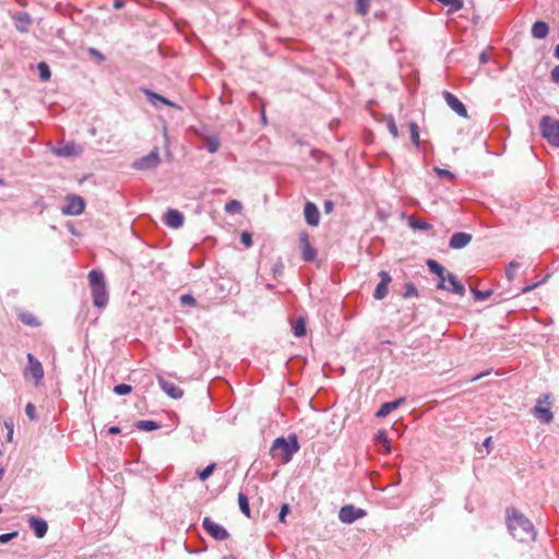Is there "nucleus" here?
Wrapping results in <instances>:
<instances>
[{"instance_id":"f257e3e1","label":"nucleus","mask_w":559,"mask_h":559,"mask_svg":"<svg viewBox=\"0 0 559 559\" xmlns=\"http://www.w3.org/2000/svg\"><path fill=\"white\" fill-rule=\"evenodd\" d=\"M507 524L510 534L519 542L534 540L536 532L532 522L519 510L507 509Z\"/></svg>"},{"instance_id":"f03ea898","label":"nucleus","mask_w":559,"mask_h":559,"mask_svg":"<svg viewBox=\"0 0 559 559\" xmlns=\"http://www.w3.org/2000/svg\"><path fill=\"white\" fill-rule=\"evenodd\" d=\"M300 449L296 435H289L287 438L280 437L273 441L270 453L273 459L278 460L282 464L292 461L295 453Z\"/></svg>"},{"instance_id":"7ed1b4c3","label":"nucleus","mask_w":559,"mask_h":559,"mask_svg":"<svg viewBox=\"0 0 559 559\" xmlns=\"http://www.w3.org/2000/svg\"><path fill=\"white\" fill-rule=\"evenodd\" d=\"M88 281L93 305L97 308H105L108 304V290L103 272L98 270L90 271Z\"/></svg>"},{"instance_id":"20e7f679","label":"nucleus","mask_w":559,"mask_h":559,"mask_svg":"<svg viewBox=\"0 0 559 559\" xmlns=\"http://www.w3.org/2000/svg\"><path fill=\"white\" fill-rule=\"evenodd\" d=\"M542 135L555 147H559V121L545 116L540 120Z\"/></svg>"},{"instance_id":"39448f33","label":"nucleus","mask_w":559,"mask_h":559,"mask_svg":"<svg viewBox=\"0 0 559 559\" xmlns=\"http://www.w3.org/2000/svg\"><path fill=\"white\" fill-rule=\"evenodd\" d=\"M367 512L364 509L356 508L353 504H346L338 511V519L342 523L352 524L356 520L366 516Z\"/></svg>"},{"instance_id":"423d86ee","label":"nucleus","mask_w":559,"mask_h":559,"mask_svg":"<svg viewBox=\"0 0 559 559\" xmlns=\"http://www.w3.org/2000/svg\"><path fill=\"white\" fill-rule=\"evenodd\" d=\"M202 526L216 540H225L229 537L227 530L210 518L203 519Z\"/></svg>"},{"instance_id":"0eeeda50","label":"nucleus","mask_w":559,"mask_h":559,"mask_svg":"<svg viewBox=\"0 0 559 559\" xmlns=\"http://www.w3.org/2000/svg\"><path fill=\"white\" fill-rule=\"evenodd\" d=\"M159 162V154L157 150H154L150 154L134 160L132 166L138 170H150L156 168Z\"/></svg>"},{"instance_id":"6e6552de","label":"nucleus","mask_w":559,"mask_h":559,"mask_svg":"<svg viewBox=\"0 0 559 559\" xmlns=\"http://www.w3.org/2000/svg\"><path fill=\"white\" fill-rule=\"evenodd\" d=\"M85 202L82 197L69 195L67 198V204L62 207V213L66 215H80L84 212Z\"/></svg>"},{"instance_id":"1a4fd4ad","label":"nucleus","mask_w":559,"mask_h":559,"mask_svg":"<svg viewBox=\"0 0 559 559\" xmlns=\"http://www.w3.org/2000/svg\"><path fill=\"white\" fill-rule=\"evenodd\" d=\"M443 98L447 105L459 116L462 118H467V109L465 105L452 93L444 91Z\"/></svg>"},{"instance_id":"9d476101","label":"nucleus","mask_w":559,"mask_h":559,"mask_svg":"<svg viewBox=\"0 0 559 559\" xmlns=\"http://www.w3.org/2000/svg\"><path fill=\"white\" fill-rule=\"evenodd\" d=\"M299 241L302 259L307 262L313 261L317 258V250L310 245L308 233L301 231Z\"/></svg>"},{"instance_id":"9b49d317","label":"nucleus","mask_w":559,"mask_h":559,"mask_svg":"<svg viewBox=\"0 0 559 559\" xmlns=\"http://www.w3.org/2000/svg\"><path fill=\"white\" fill-rule=\"evenodd\" d=\"M26 371L33 376L36 384H38L44 378V368L41 362L31 353L27 354Z\"/></svg>"},{"instance_id":"f8f14e48","label":"nucleus","mask_w":559,"mask_h":559,"mask_svg":"<svg viewBox=\"0 0 559 559\" xmlns=\"http://www.w3.org/2000/svg\"><path fill=\"white\" fill-rule=\"evenodd\" d=\"M56 156L60 157H72L79 156L83 153V147L74 142L66 143L52 150Z\"/></svg>"},{"instance_id":"ddd939ff","label":"nucleus","mask_w":559,"mask_h":559,"mask_svg":"<svg viewBox=\"0 0 559 559\" xmlns=\"http://www.w3.org/2000/svg\"><path fill=\"white\" fill-rule=\"evenodd\" d=\"M426 264H427L428 270L432 274L437 275V277L439 280L437 288L438 289L447 288V284H445L447 271H445V269L439 262H437L436 260H432V259H428L426 261Z\"/></svg>"},{"instance_id":"4468645a","label":"nucleus","mask_w":559,"mask_h":559,"mask_svg":"<svg viewBox=\"0 0 559 559\" xmlns=\"http://www.w3.org/2000/svg\"><path fill=\"white\" fill-rule=\"evenodd\" d=\"M380 283L377 285L373 297L377 300L383 299L388 295V286L392 281L391 275L386 271L379 272Z\"/></svg>"},{"instance_id":"2eb2a0df","label":"nucleus","mask_w":559,"mask_h":559,"mask_svg":"<svg viewBox=\"0 0 559 559\" xmlns=\"http://www.w3.org/2000/svg\"><path fill=\"white\" fill-rule=\"evenodd\" d=\"M305 219L310 226H318L320 223V213L317 205L310 201H307L304 207Z\"/></svg>"},{"instance_id":"dca6fc26","label":"nucleus","mask_w":559,"mask_h":559,"mask_svg":"<svg viewBox=\"0 0 559 559\" xmlns=\"http://www.w3.org/2000/svg\"><path fill=\"white\" fill-rule=\"evenodd\" d=\"M445 284H447V288H442L443 290L453 293L459 296L465 295L464 285L459 281L456 275H454L453 273H447Z\"/></svg>"},{"instance_id":"f3484780","label":"nucleus","mask_w":559,"mask_h":559,"mask_svg":"<svg viewBox=\"0 0 559 559\" xmlns=\"http://www.w3.org/2000/svg\"><path fill=\"white\" fill-rule=\"evenodd\" d=\"M160 389L171 399H180L183 395V391L175 383L165 380L163 377H157Z\"/></svg>"},{"instance_id":"a211bd4d","label":"nucleus","mask_w":559,"mask_h":559,"mask_svg":"<svg viewBox=\"0 0 559 559\" xmlns=\"http://www.w3.org/2000/svg\"><path fill=\"white\" fill-rule=\"evenodd\" d=\"M472 235L463 231H459L452 235L449 241V247L451 249H463L472 241Z\"/></svg>"},{"instance_id":"6ab92c4d","label":"nucleus","mask_w":559,"mask_h":559,"mask_svg":"<svg viewBox=\"0 0 559 559\" xmlns=\"http://www.w3.org/2000/svg\"><path fill=\"white\" fill-rule=\"evenodd\" d=\"M28 524L37 538H43L47 534L48 524L44 519L38 516H31Z\"/></svg>"},{"instance_id":"aec40b11","label":"nucleus","mask_w":559,"mask_h":559,"mask_svg":"<svg viewBox=\"0 0 559 559\" xmlns=\"http://www.w3.org/2000/svg\"><path fill=\"white\" fill-rule=\"evenodd\" d=\"M533 415L542 423L549 424L554 419V414L548 406H544L543 402L538 400L533 409Z\"/></svg>"},{"instance_id":"412c9836","label":"nucleus","mask_w":559,"mask_h":559,"mask_svg":"<svg viewBox=\"0 0 559 559\" xmlns=\"http://www.w3.org/2000/svg\"><path fill=\"white\" fill-rule=\"evenodd\" d=\"M165 223L173 228H179L183 225V215L177 210L169 209L165 214Z\"/></svg>"},{"instance_id":"4be33fe9","label":"nucleus","mask_w":559,"mask_h":559,"mask_svg":"<svg viewBox=\"0 0 559 559\" xmlns=\"http://www.w3.org/2000/svg\"><path fill=\"white\" fill-rule=\"evenodd\" d=\"M405 402L404 397H400L392 402H385L383 403L378 412L376 413V416L379 418L388 416L391 412L396 409L400 405H402Z\"/></svg>"},{"instance_id":"5701e85b","label":"nucleus","mask_w":559,"mask_h":559,"mask_svg":"<svg viewBox=\"0 0 559 559\" xmlns=\"http://www.w3.org/2000/svg\"><path fill=\"white\" fill-rule=\"evenodd\" d=\"M144 93H145V95H146V97H147L148 102H150L153 106H155V107H157V108H158L160 105H167V106H173V107H175V106H176L173 102H170V100H169V99H167L166 97H164V96H162V95H159V94H157V93H154V92H152V91H150V90H145V91H144Z\"/></svg>"},{"instance_id":"b1692460","label":"nucleus","mask_w":559,"mask_h":559,"mask_svg":"<svg viewBox=\"0 0 559 559\" xmlns=\"http://www.w3.org/2000/svg\"><path fill=\"white\" fill-rule=\"evenodd\" d=\"M549 33V26L544 21H536L532 26V36L537 39H544Z\"/></svg>"},{"instance_id":"393cba45","label":"nucleus","mask_w":559,"mask_h":559,"mask_svg":"<svg viewBox=\"0 0 559 559\" xmlns=\"http://www.w3.org/2000/svg\"><path fill=\"white\" fill-rule=\"evenodd\" d=\"M15 27L17 31L25 33L28 31V25L31 24V17L27 13H17L15 16Z\"/></svg>"},{"instance_id":"a878e982","label":"nucleus","mask_w":559,"mask_h":559,"mask_svg":"<svg viewBox=\"0 0 559 559\" xmlns=\"http://www.w3.org/2000/svg\"><path fill=\"white\" fill-rule=\"evenodd\" d=\"M408 225L413 228V229H418V230H423V231H429L432 229V225L420 219V218H416L414 216H411L408 218Z\"/></svg>"},{"instance_id":"bb28decb","label":"nucleus","mask_w":559,"mask_h":559,"mask_svg":"<svg viewBox=\"0 0 559 559\" xmlns=\"http://www.w3.org/2000/svg\"><path fill=\"white\" fill-rule=\"evenodd\" d=\"M238 506L240 511L247 516H251L250 506H249V499L246 493L239 492L238 493Z\"/></svg>"},{"instance_id":"cd10ccee","label":"nucleus","mask_w":559,"mask_h":559,"mask_svg":"<svg viewBox=\"0 0 559 559\" xmlns=\"http://www.w3.org/2000/svg\"><path fill=\"white\" fill-rule=\"evenodd\" d=\"M306 320L299 317L293 324V333L296 337H302L306 335Z\"/></svg>"},{"instance_id":"c85d7f7f","label":"nucleus","mask_w":559,"mask_h":559,"mask_svg":"<svg viewBox=\"0 0 559 559\" xmlns=\"http://www.w3.org/2000/svg\"><path fill=\"white\" fill-rule=\"evenodd\" d=\"M135 427L143 431H153L160 428V424L154 420H139L135 423Z\"/></svg>"},{"instance_id":"c756f323","label":"nucleus","mask_w":559,"mask_h":559,"mask_svg":"<svg viewBox=\"0 0 559 559\" xmlns=\"http://www.w3.org/2000/svg\"><path fill=\"white\" fill-rule=\"evenodd\" d=\"M204 147L207 150L209 153H215L219 148V140L217 136H206L204 139Z\"/></svg>"},{"instance_id":"7c9ffc66","label":"nucleus","mask_w":559,"mask_h":559,"mask_svg":"<svg viewBox=\"0 0 559 559\" xmlns=\"http://www.w3.org/2000/svg\"><path fill=\"white\" fill-rule=\"evenodd\" d=\"M408 127H409V133H411L412 143L416 147H419V145H420V135H419L418 124L416 122H414V121H411L408 123Z\"/></svg>"},{"instance_id":"2f4dec72","label":"nucleus","mask_w":559,"mask_h":559,"mask_svg":"<svg viewBox=\"0 0 559 559\" xmlns=\"http://www.w3.org/2000/svg\"><path fill=\"white\" fill-rule=\"evenodd\" d=\"M19 318L26 325H29V326H38L39 325V321L31 312H22V313H20Z\"/></svg>"},{"instance_id":"473e14b6","label":"nucleus","mask_w":559,"mask_h":559,"mask_svg":"<svg viewBox=\"0 0 559 559\" xmlns=\"http://www.w3.org/2000/svg\"><path fill=\"white\" fill-rule=\"evenodd\" d=\"M384 121L386 123V128H388L389 132L391 133V135L396 139L399 136V129H397V126H396V122H395L393 116L392 115L386 116L384 118Z\"/></svg>"},{"instance_id":"72a5a7b5","label":"nucleus","mask_w":559,"mask_h":559,"mask_svg":"<svg viewBox=\"0 0 559 559\" xmlns=\"http://www.w3.org/2000/svg\"><path fill=\"white\" fill-rule=\"evenodd\" d=\"M39 78L43 81H48L51 76L50 68L46 62H39L37 64Z\"/></svg>"},{"instance_id":"f704fd0d","label":"nucleus","mask_w":559,"mask_h":559,"mask_svg":"<svg viewBox=\"0 0 559 559\" xmlns=\"http://www.w3.org/2000/svg\"><path fill=\"white\" fill-rule=\"evenodd\" d=\"M370 0H355L356 12L366 15L369 11Z\"/></svg>"},{"instance_id":"c9c22d12","label":"nucleus","mask_w":559,"mask_h":559,"mask_svg":"<svg viewBox=\"0 0 559 559\" xmlns=\"http://www.w3.org/2000/svg\"><path fill=\"white\" fill-rule=\"evenodd\" d=\"M520 267V263L516 261H511L506 269V276L509 281H512L515 276L516 271Z\"/></svg>"},{"instance_id":"e433bc0d","label":"nucleus","mask_w":559,"mask_h":559,"mask_svg":"<svg viewBox=\"0 0 559 559\" xmlns=\"http://www.w3.org/2000/svg\"><path fill=\"white\" fill-rule=\"evenodd\" d=\"M444 5L450 7V11L456 12L463 8V0H439Z\"/></svg>"},{"instance_id":"4c0bfd02","label":"nucleus","mask_w":559,"mask_h":559,"mask_svg":"<svg viewBox=\"0 0 559 559\" xmlns=\"http://www.w3.org/2000/svg\"><path fill=\"white\" fill-rule=\"evenodd\" d=\"M242 209V205L237 200H231L225 204V211L227 213H239Z\"/></svg>"},{"instance_id":"58836bf2","label":"nucleus","mask_w":559,"mask_h":559,"mask_svg":"<svg viewBox=\"0 0 559 559\" xmlns=\"http://www.w3.org/2000/svg\"><path fill=\"white\" fill-rule=\"evenodd\" d=\"M472 293L474 295L475 300L484 301L491 296L492 290L491 289H487V290L472 289Z\"/></svg>"},{"instance_id":"ea45409f","label":"nucleus","mask_w":559,"mask_h":559,"mask_svg":"<svg viewBox=\"0 0 559 559\" xmlns=\"http://www.w3.org/2000/svg\"><path fill=\"white\" fill-rule=\"evenodd\" d=\"M114 392L117 395H127L132 392V386L130 384H126V383L117 384L114 388Z\"/></svg>"},{"instance_id":"a19ab883","label":"nucleus","mask_w":559,"mask_h":559,"mask_svg":"<svg viewBox=\"0 0 559 559\" xmlns=\"http://www.w3.org/2000/svg\"><path fill=\"white\" fill-rule=\"evenodd\" d=\"M214 469H215L214 463L207 465L204 469L199 472V478L201 480H206L213 474Z\"/></svg>"},{"instance_id":"79ce46f5","label":"nucleus","mask_w":559,"mask_h":559,"mask_svg":"<svg viewBox=\"0 0 559 559\" xmlns=\"http://www.w3.org/2000/svg\"><path fill=\"white\" fill-rule=\"evenodd\" d=\"M180 304L182 306L193 307V306H195L197 300H195V298L192 295L185 294V295L180 296Z\"/></svg>"},{"instance_id":"37998d69","label":"nucleus","mask_w":559,"mask_h":559,"mask_svg":"<svg viewBox=\"0 0 559 559\" xmlns=\"http://www.w3.org/2000/svg\"><path fill=\"white\" fill-rule=\"evenodd\" d=\"M413 296H418L417 288L415 287V285L413 283H407L405 285V292H404L403 297L404 298H409V297H413Z\"/></svg>"},{"instance_id":"c03bdc74","label":"nucleus","mask_w":559,"mask_h":559,"mask_svg":"<svg viewBox=\"0 0 559 559\" xmlns=\"http://www.w3.org/2000/svg\"><path fill=\"white\" fill-rule=\"evenodd\" d=\"M376 439L385 447L386 452H390L389 439L385 431H378Z\"/></svg>"},{"instance_id":"a18cd8bd","label":"nucleus","mask_w":559,"mask_h":559,"mask_svg":"<svg viewBox=\"0 0 559 559\" xmlns=\"http://www.w3.org/2000/svg\"><path fill=\"white\" fill-rule=\"evenodd\" d=\"M25 414L31 420H35L37 418L36 407L33 403H27L25 406Z\"/></svg>"},{"instance_id":"49530a36","label":"nucleus","mask_w":559,"mask_h":559,"mask_svg":"<svg viewBox=\"0 0 559 559\" xmlns=\"http://www.w3.org/2000/svg\"><path fill=\"white\" fill-rule=\"evenodd\" d=\"M435 171L438 175V177H440V178H449V179H454L455 178L454 174L451 173L448 169L435 167Z\"/></svg>"},{"instance_id":"de8ad7c7","label":"nucleus","mask_w":559,"mask_h":559,"mask_svg":"<svg viewBox=\"0 0 559 559\" xmlns=\"http://www.w3.org/2000/svg\"><path fill=\"white\" fill-rule=\"evenodd\" d=\"M19 535L17 531L4 533L0 535V544H7Z\"/></svg>"},{"instance_id":"09e8293b","label":"nucleus","mask_w":559,"mask_h":559,"mask_svg":"<svg viewBox=\"0 0 559 559\" xmlns=\"http://www.w3.org/2000/svg\"><path fill=\"white\" fill-rule=\"evenodd\" d=\"M240 241L247 247L252 246V235L249 231H242L240 235Z\"/></svg>"},{"instance_id":"8fccbe9b","label":"nucleus","mask_w":559,"mask_h":559,"mask_svg":"<svg viewBox=\"0 0 559 559\" xmlns=\"http://www.w3.org/2000/svg\"><path fill=\"white\" fill-rule=\"evenodd\" d=\"M87 52H88L90 56L96 58L99 62H103L106 59L105 56L99 50H97L96 48L90 47L87 49Z\"/></svg>"},{"instance_id":"3c124183","label":"nucleus","mask_w":559,"mask_h":559,"mask_svg":"<svg viewBox=\"0 0 559 559\" xmlns=\"http://www.w3.org/2000/svg\"><path fill=\"white\" fill-rule=\"evenodd\" d=\"M551 80L555 83H559V66H556L550 73Z\"/></svg>"},{"instance_id":"603ef678","label":"nucleus","mask_w":559,"mask_h":559,"mask_svg":"<svg viewBox=\"0 0 559 559\" xmlns=\"http://www.w3.org/2000/svg\"><path fill=\"white\" fill-rule=\"evenodd\" d=\"M323 209L325 213H331L334 209V203L331 200H325L323 203Z\"/></svg>"},{"instance_id":"864d4df0","label":"nucleus","mask_w":559,"mask_h":559,"mask_svg":"<svg viewBox=\"0 0 559 559\" xmlns=\"http://www.w3.org/2000/svg\"><path fill=\"white\" fill-rule=\"evenodd\" d=\"M287 512H288V506L284 504L282 507L281 511H280V514H278L280 521H284V518H285Z\"/></svg>"},{"instance_id":"5fc2aeb1","label":"nucleus","mask_w":559,"mask_h":559,"mask_svg":"<svg viewBox=\"0 0 559 559\" xmlns=\"http://www.w3.org/2000/svg\"><path fill=\"white\" fill-rule=\"evenodd\" d=\"M124 4H126V3H124V1H123V0H116V1L114 2V9H116V10H120V9H122V8L124 7Z\"/></svg>"},{"instance_id":"6e6d98bb","label":"nucleus","mask_w":559,"mask_h":559,"mask_svg":"<svg viewBox=\"0 0 559 559\" xmlns=\"http://www.w3.org/2000/svg\"><path fill=\"white\" fill-rule=\"evenodd\" d=\"M120 431H121V430H120V428H119V427H117V426H112V427H110V428L108 429V433H109V435H118V433H120Z\"/></svg>"},{"instance_id":"4d7b16f0","label":"nucleus","mask_w":559,"mask_h":559,"mask_svg":"<svg viewBox=\"0 0 559 559\" xmlns=\"http://www.w3.org/2000/svg\"><path fill=\"white\" fill-rule=\"evenodd\" d=\"M488 60H489L488 55H487L486 52H481V53H480V56H479V61H480V63H483V64H484V63H487V62H488Z\"/></svg>"},{"instance_id":"13d9d810","label":"nucleus","mask_w":559,"mask_h":559,"mask_svg":"<svg viewBox=\"0 0 559 559\" xmlns=\"http://www.w3.org/2000/svg\"><path fill=\"white\" fill-rule=\"evenodd\" d=\"M537 286H538V283L533 284V285H528V286L523 287L521 292H522L523 294H525V293L531 292L533 288H535V287H537Z\"/></svg>"},{"instance_id":"bf43d9fd","label":"nucleus","mask_w":559,"mask_h":559,"mask_svg":"<svg viewBox=\"0 0 559 559\" xmlns=\"http://www.w3.org/2000/svg\"><path fill=\"white\" fill-rule=\"evenodd\" d=\"M486 374H489V371L484 372V373H479V374L475 376V377L472 379V381H477V380L481 379V378H483L484 376H486Z\"/></svg>"},{"instance_id":"052dcab7","label":"nucleus","mask_w":559,"mask_h":559,"mask_svg":"<svg viewBox=\"0 0 559 559\" xmlns=\"http://www.w3.org/2000/svg\"><path fill=\"white\" fill-rule=\"evenodd\" d=\"M554 56L559 59V44L556 46Z\"/></svg>"},{"instance_id":"680f3d73","label":"nucleus","mask_w":559,"mask_h":559,"mask_svg":"<svg viewBox=\"0 0 559 559\" xmlns=\"http://www.w3.org/2000/svg\"><path fill=\"white\" fill-rule=\"evenodd\" d=\"M490 441H491V438H487V439L485 440V442H484V445H485V447H488V445H489V443H490Z\"/></svg>"},{"instance_id":"e2e57ef3","label":"nucleus","mask_w":559,"mask_h":559,"mask_svg":"<svg viewBox=\"0 0 559 559\" xmlns=\"http://www.w3.org/2000/svg\"><path fill=\"white\" fill-rule=\"evenodd\" d=\"M262 120H263V122H265V121H266V117H265L264 111H262Z\"/></svg>"}]
</instances>
